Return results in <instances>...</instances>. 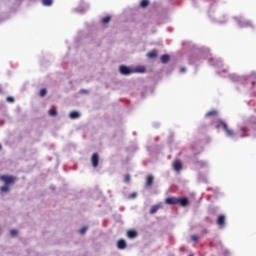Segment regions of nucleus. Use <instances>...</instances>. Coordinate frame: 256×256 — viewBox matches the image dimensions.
<instances>
[{
	"label": "nucleus",
	"instance_id": "nucleus-2",
	"mask_svg": "<svg viewBox=\"0 0 256 256\" xmlns=\"http://www.w3.org/2000/svg\"><path fill=\"white\" fill-rule=\"evenodd\" d=\"M0 180L3 181L4 185H15L16 181H17V177L15 176H11V175H2L0 177Z\"/></svg>",
	"mask_w": 256,
	"mask_h": 256
},
{
	"label": "nucleus",
	"instance_id": "nucleus-1",
	"mask_svg": "<svg viewBox=\"0 0 256 256\" xmlns=\"http://www.w3.org/2000/svg\"><path fill=\"white\" fill-rule=\"evenodd\" d=\"M121 75H133V73H145V67L131 68L125 65L119 67Z\"/></svg>",
	"mask_w": 256,
	"mask_h": 256
},
{
	"label": "nucleus",
	"instance_id": "nucleus-33",
	"mask_svg": "<svg viewBox=\"0 0 256 256\" xmlns=\"http://www.w3.org/2000/svg\"><path fill=\"white\" fill-rule=\"evenodd\" d=\"M234 81H239V76H235Z\"/></svg>",
	"mask_w": 256,
	"mask_h": 256
},
{
	"label": "nucleus",
	"instance_id": "nucleus-10",
	"mask_svg": "<svg viewBox=\"0 0 256 256\" xmlns=\"http://www.w3.org/2000/svg\"><path fill=\"white\" fill-rule=\"evenodd\" d=\"M161 207H163V204H157V205L152 206L151 209H150V214L155 215L157 210L161 209Z\"/></svg>",
	"mask_w": 256,
	"mask_h": 256
},
{
	"label": "nucleus",
	"instance_id": "nucleus-28",
	"mask_svg": "<svg viewBox=\"0 0 256 256\" xmlns=\"http://www.w3.org/2000/svg\"><path fill=\"white\" fill-rule=\"evenodd\" d=\"M19 232L16 229H13L10 231V234L12 235V237H15V235H17Z\"/></svg>",
	"mask_w": 256,
	"mask_h": 256
},
{
	"label": "nucleus",
	"instance_id": "nucleus-27",
	"mask_svg": "<svg viewBox=\"0 0 256 256\" xmlns=\"http://www.w3.org/2000/svg\"><path fill=\"white\" fill-rule=\"evenodd\" d=\"M7 101H8V103H15V98H13V97H7V99H6Z\"/></svg>",
	"mask_w": 256,
	"mask_h": 256
},
{
	"label": "nucleus",
	"instance_id": "nucleus-6",
	"mask_svg": "<svg viewBox=\"0 0 256 256\" xmlns=\"http://www.w3.org/2000/svg\"><path fill=\"white\" fill-rule=\"evenodd\" d=\"M166 205H177L179 203V198L176 197H170L165 199Z\"/></svg>",
	"mask_w": 256,
	"mask_h": 256
},
{
	"label": "nucleus",
	"instance_id": "nucleus-36",
	"mask_svg": "<svg viewBox=\"0 0 256 256\" xmlns=\"http://www.w3.org/2000/svg\"><path fill=\"white\" fill-rule=\"evenodd\" d=\"M3 149V146L0 144V151Z\"/></svg>",
	"mask_w": 256,
	"mask_h": 256
},
{
	"label": "nucleus",
	"instance_id": "nucleus-11",
	"mask_svg": "<svg viewBox=\"0 0 256 256\" xmlns=\"http://www.w3.org/2000/svg\"><path fill=\"white\" fill-rule=\"evenodd\" d=\"M137 235H138V233L135 230H129L127 232L128 239H136Z\"/></svg>",
	"mask_w": 256,
	"mask_h": 256
},
{
	"label": "nucleus",
	"instance_id": "nucleus-34",
	"mask_svg": "<svg viewBox=\"0 0 256 256\" xmlns=\"http://www.w3.org/2000/svg\"><path fill=\"white\" fill-rule=\"evenodd\" d=\"M190 62L195 63V60H193V58H190Z\"/></svg>",
	"mask_w": 256,
	"mask_h": 256
},
{
	"label": "nucleus",
	"instance_id": "nucleus-35",
	"mask_svg": "<svg viewBox=\"0 0 256 256\" xmlns=\"http://www.w3.org/2000/svg\"><path fill=\"white\" fill-rule=\"evenodd\" d=\"M81 93H87V90H81Z\"/></svg>",
	"mask_w": 256,
	"mask_h": 256
},
{
	"label": "nucleus",
	"instance_id": "nucleus-32",
	"mask_svg": "<svg viewBox=\"0 0 256 256\" xmlns=\"http://www.w3.org/2000/svg\"><path fill=\"white\" fill-rule=\"evenodd\" d=\"M204 53H209V49L205 48Z\"/></svg>",
	"mask_w": 256,
	"mask_h": 256
},
{
	"label": "nucleus",
	"instance_id": "nucleus-21",
	"mask_svg": "<svg viewBox=\"0 0 256 256\" xmlns=\"http://www.w3.org/2000/svg\"><path fill=\"white\" fill-rule=\"evenodd\" d=\"M111 21V16H106L104 18H102V23L104 25H107V23H109Z\"/></svg>",
	"mask_w": 256,
	"mask_h": 256
},
{
	"label": "nucleus",
	"instance_id": "nucleus-22",
	"mask_svg": "<svg viewBox=\"0 0 256 256\" xmlns=\"http://www.w3.org/2000/svg\"><path fill=\"white\" fill-rule=\"evenodd\" d=\"M48 113H49L50 117H57V110H55V109H50L48 111Z\"/></svg>",
	"mask_w": 256,
	"mask_h": 256
},
{
	"label": "nucleus",
	"instance_id": "nucleus-26",
	"mask_svg": "<svg viewBox=\"0 0 256 256\" xmlns=\"http://www.w3.org/2000/svg\"><path fill=\"white\" fill-rule=\"evenodd\" d=\"M211 115H217V111L212 110V111H209L208 113H206V117H211Z\"/></svg>",
	"mask_w": 256,
	"mask_h": 256
},
{
	"label": "nucleus",
	"instance_id": "nucleus-20",
	"mask_svg": "<svg viewBox=\"0 0 256 256\" xmlns=\"http://www.w3.org/2000/svg\"><path fill=\"white\" fill-rule=\"evenodd\" d=\"M149 6V0H141L140 2V7H142V9H145V7Z\"/></svg>",
	"mask_w": 256,
	"mask_h": 256
},
{
	"label": "nucleus",
	"instance_id": "nucleus-23",
	"mask_svg": "<svg viewBox=\"0 0 256 256\" xmlns=\"http://www.w3.org/2000/svg\"><path fill=\"white\" fill-rule=\"evenodd\" d=\"M87 229H89L87 226L82 227L79 230L80 235H85L87 233Z\"/></svg>",
	"mask_w": 256,
	"mask_h": 256
},
{
	"label": "nucleus",
	"instance_id": "nucleus-14",
	"mask_svg": "<svg viewBox=\"0 0 256 256\" xmlns=\"http://www.w3.org/2000/svg\"><path fill=\"white\" fill-rule=\"evenodd\" d=\"M154 177L153 175H149L147 178H146V187H151L153 185V181H154Z\"/></svg>",
	"mask_w": 256,
	"mask_h": 256
},
{
	"label": "nucleus",
	"instance_id": "nucleus-13",
	"mask_svg": "<svg viewBox=\"0 0 256 256\" xmlns=\"http://www.w3.org/2000/svg\"><path fill=\"white\" fill-rule=\"evenodd\" d=\"M70 119H79L81 117V113L77 111H72L69 114Z\"/></svg>",
	"mask_w": 256,
	"mask_h": 256
},
{
	"label": "nucleus",
	"instance_id": "nucleus-16",
	"mask_svg": "<svg viewBox=\"0 0 256 256\" xmlns=\"http://www.w3.org/2000/svg\"><path fill=\"white\" fill-rule=\"evenodd\" d=\"M1 193H9L11 191V188L9 185L4 184L2 187H0Z\"/></svg>",
	"mask_w": 256,
	"mask_h": 256
},
{
	"label": "nucleus",
	"instance_id": "nucleus-7",
	"mask_svg": "<svg viewBox=\"0 0 256 256\" xmlns=\"http://www.w3.org/2000/svg\"><path fill=\"white\" fill-rule=\"evenodd\" d=\"M210 65H214V67H222L223 66V62L221 61V59L212 58L210 60Z\"/></svg>",
	"mask_w": 256,
	"mask_h": 256
},
{
	"label": "nucleus",
	"instance_id": "nucleus-29",
	"mask_svg": "<svg viewBox=\"0 0 256 256\" xmlns=\"http://www.w3.org/2000/svg\"><path fill=\"white\" fill-rule=\"evenodd\" d=\"M137 197V192L130 194V199H135Z\"/></svg>",
	"mask_w": 256,
	"mask_h": 256
},
{
	"label": "nucleus",
	"instance_id": "nucleus-12",
	"mask_svg": "<svg viewBox=\"0 0 256 256\" xmlns=\"http://www.w3.org/2000/svg\"><path fill=\"white\" fill-rule=\"evenodd\" d=\"M178 203L181 205V207H187V205H189V199H187V198L179 199L178 198Z\"/></svg>",
	"mask_w": 256,
	"mask_h": 256
},
{
	"label": "nucleus",
	"instance_id": "nucleus-25",
	"mask_svg": "<svg viewBox=\"0 0 256 256\" xmlns=\"http://www.w3.org/2000/svg\"><path fill=\"white\" fill-rule=\"evenodd\" d=\"M131 181V175L127 174L124 177V183H129Z\"/></svg>",
	"mask_w": 256,
	"mask_h": 256
},
{
	"label": "nucleus",
	"instance_id": "nucleus-37",
	"mask_svg": "<svg viewBox=\"0 0 256 256\" xmlns=\"http://www.w3.org/2000/svg\"><path fill=\"white\" fill-rule=\"evenodd\" d=\"M200 165H204V163H203V162H200Z\"/></svg>",
	"mask_w": 256,
	"mask_h": 256
},
{
	"label": "nucleus",
	"instance_id": "nucleus-15",
	"mask_svg": "<svg viewBox=\"0 0 256 256\" xmlns=\"http://www.w3.org/2000/svg\"><path fill=\"white\" fill-rule=\"evenodd\" d=\"M169 61H171V56H169L168 54H164L161 56V63H169Z\"/></svg>",
	"mask_w": 256,
	"mask_h": 256
},
{
	"label": "nucleus",
	"instance_id": "nucleus-18",
	"mask_svg": "<svg viewBox=\"0 0 256 256\" xmlns=\"http://www.w3.org/2000/svg\"><path fill=\"white\" fill-rule=\"evenodd\" d=\"M147 57H148V59H155V57H157V51L152 50V51L148 52Z\"/></svg>",
	"mask_w": 256,
	"mask_h": 256
},
{
	"label": "nucleus",
	"instance_id": "nucleus-4",
	"mask_svg": "<svg viewBox=\"0 0 256 256\" xmlns=\"http://www.w3.org/2000/svg\"><path fill=\"white\" fill-rule=\"evenodd\" d=\"M234 19L237 21L239 27H251V22L245 20V18L243 17H239V18L235 17Z\"/></svg>",
	"mask_w": 256,
	"mask_h": 256
},
{
	"label": "nucleus",
	"instance_id": "nucleus-17",
	"mask_svg": "<svg viewBox=\"0 0 256 256\" xmlns=\"http://www.w3.org/2000/svg\"><path fill=\"white\" fill-rule=\"evenodd\" d=\"M217 224L223 227L225 225V216L221 215L218 217Z\"/></svg>",
	"mask_w": 256,
	"mask_h": 256
},
{
	"label": "nucleus",
	"instance_id": "nucleus-24",
	"mask_svg": "<svg viewBox=\"0 0 256 256\" xmlns=\"http://www.w3.org/2000/svg\"><path fill=\"white\" fill-rule=\"evenodd\" d=\"M47 95V89L43 88L40 90V97H45Z\"/></svg>",
	"mask_w": 256,
	"mask_h": 256
},
{
	"label": "nucleus",
	"instance_id": "nucleus-3",
	"mask_svg": "<svg viewBox=\"0 0 256 256\" xmlns=\"http://www.w3.org/2000/svg\"><path fill=\"white\" fill-rule=\"evenodd\" d=\"M219 123L222 125V129L225 131L227 137H235V132H233V130H229V127L225 121L220 120Z\"/></svg>",
	"mask_w": 256,
	"mask_h": 256
},
{
	"label": "nucleus",
	"instance_id": "nucleus-19",
	"mask_svg": "<svg viewBox=\"0 0 256 256\" xmlns=\"http://www.w3.org/2000/svg\"><path fill=\"white\" fill-rule=\"evenodd\" d=\"M41 1L44 7H51V5H53V0H41Z\"/></svg>",
	"mask_w": 256,
	"mask_h": 256
},
{
	"label": "nucleus",
	"instance_id": "nucleus-31",
	"mask_svg": "<svg viewBox=\"0 0 256 256\" xmlns=\"http://www.w3.org/2000/svg\"><path fill=\"white\" fill-rule=\"evenodd\" d=\"M185 71H187V68H185V67L180 69V73H185Z\"/></svg>",
	"mask_w": 256,
	"mask_h": 256
},
{
	"label": "nucleus",
	"instance_id": "nucleus-30",
	"mask_svg": "<svg viewBox=\"0 0 256 256\" xmlns=\"http://www.w3.org/2000/svg\"><path fill=\"white\" fill-rule=\"evenodd\" d=\"M199 237H197V235H192L191 236V240L192 241H198Z\"/></svg>",
	"mask_w": 256,
	"mask_h": 256
},
{
	"label": "nucleus",
	"instance_id": "nucleus-8",
	"mask_svg": "<svg viewBox=\"0 0 256 256\" xmlns=\"http://www.w3.org/2000/svg\"><path fill=\"white\" fill-rule=\"evenodd\" d=\"M117 247L118 249H127V242L124 240V239H120L118 242H117Z\"/></svg>",
	"mask_w": 256,
	"mask_h": 256
},
{
	"label": "nucleus",
	"instance_id": "nucleus-5",
	"mask_svg": "<svg viewBox=\"0 0 256 256\" xmlns=\"http://www.w3.org/2000/svg\"><path fill=\"white\" fill-rule=\"evenodd\" d=\"M92 167L96 168L99 166V154L94 153L91 157Z\"/></svg>",
	"mask_w": 256,
	"mask_h": 256
},
{
	"label": "nucleus",
	"instance_id": "nucleus-9",
	"mask_svg": "<svg viewBox=\"0 0 256 256\" xmlns=\"http://www.w3.org/2000/svg\"><path fill=\"white\" fill-rule=\"evenodd\" d=\"M174 171H181L183 169V164H181V161L177 160L173 164Z\"/></svg>",
	"mask_w": 256,
	"mask_h": 256
}]
</instances>
